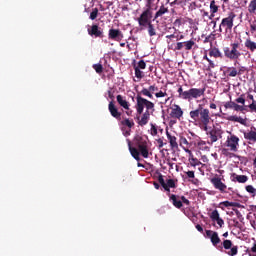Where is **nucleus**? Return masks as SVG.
Returning a JSON list of instances; mask_svg holds the SVG:
<instances>
[{
  "label": "nucleus",
  "instance_id": "obj_56",
  "mask_svg": "<svg viewBox=\"0 0 256 256\" xmlns=\"http://www.w3.org/2000/svg\"><path fill=\"white\" fill-rule=\"evenodd\" d=\"M233 211L235 212V215L238 217V219H241V217H243L238 209H233Z\"/></svg>",
  "mask_w": 256,
  "mask_h": 256
},
{
  "label": "nucleus",
  "instance_id": "obj_44",
  "mask_svg": "<svg viewBox=\"0 0 256 256\" xmlns=\"http://www.w3.org/2000/svg\"><path fill=\"white\" fill-rule=\"evenodd\" d=\"M155 97L156 99H161V97H167V91H159L155 93Z\"/></svg>",
  "mask_w": 256,
  "mask_h": 256
},
{
  "label": "nucleus",
  "instance_id": "obj_32",
  "mask_svg": "<svg viewBox=\"0 0 256 256\" xmlns=\"http://www.w3.org/2000/svg\"><path fill=\"white\" fill-rule=\"evenodd\" d=\"M203 59L209 63L207 71H211V69H215V62L209 59V56H207V53H205V55L203 56Z\"/></svg>",
  "mask_w": 256,
  "mask_h": 256
},
{
  "label": "nucleus",
  "instance_id": "obj_28",
  "mask_svg": "<svg viewBox=\"0 0 256 256\" xmlns=\"http://www.w3.org/2000/svg\"><path fill=\"white\" fill-rule=\"evenodd\" d=\"M146 27H148V34L150 37H155V35H157V31L155 30V26L152 22L150 24H147Z\"/></svg>",
  "mask_w": 256,
  "mask_h": 256
},
{
  "label": "nucleus",
  "instance_id": "obj_54",
  "mask_svg": "<svg viewBox=\"0 0 256 256\" xmlns=\"http://www.w3.org/2000/svg\"><path fill=\"white\" fill-rule=\"evenodd\" d=\"M157 143H158L159 149L163 148V146L165 145V143H163V139H161V138H159V139L157 140Z\"/></svg>",
  "mask_w": 256,
  "mask_h": 256
},
{
  "label": "nucleus",
  "instance_id": "obj_18",
  "mask_svg": "<svg viewBox=\"0 0 256 256\" xmlns=\"http://www.w3.org/2000/svg\"><path fill=\"white\" fill-rule=\"evenodd\" d=\"M170 117H172V119H181V117H183V109H181V106L174 104L170 112Z\"/></svg>",
  "mask_w": 256,
  "mask_h": 256
},
{
  "label": "nucleus",
  "instance_id": "obj_43",
  "mask_svg": "<svg viewBox=\"0 0 256 256\" xmlns=\"http://www.w3.org/2000/svg\"><path fill=\"white\" fill-rule=\"evenodd\" d=\"M134 67H136L138 69H146L147 64L145 63V60H140L138 62V65L137 66L134 65Z\"/></svg>",
  "mask_w": 256,
  "mask_h": 256
},
{
  "label": "nucleus",
  "instance_id": "obj_59",
  "mask_svg": "<svg viewBox=\"0 0 256 256\" xmlns=\"http://www.w3.org/2000/svg\"><path fill=\"white\" fill-rule=\"evenodd\" d=\"M108 97H109V99H111L112 101L115 99V96L113 95V92H111V90L108 91Z\"/></svg>",
  "mask_w": 256,
  "mask_h": 256
},
{
  "label": "nucleus",
  "instance_id": "obj_11",
  "mask_svg": "<svg viewBox=\"0 0 256 256\" xmlns=\"http://www.w3.org/2000/svg\"><path fill=\"white\" fill-rule=\"evenodd\" d=\"M196 47L197 43H195V40L190 39L184 42H177L174 51H192V49H195Z\"/></svg>",
  "mask_w": 256,
  "mask_h": 256
},
{
  "label": "nucleus",
  "instance_id": "obj_6",
  "mask_svg": "<svg viewBox=\"0 0 256 256\" xmlns=\"http://www.w3.org/2000/svg\"><path fill=\"white\" fill-rule=\"evenodd\" d=\"M152 21H153V8H151V6H146V8L142 11L140 16L137 18L139 27L146 28L147 25L152 23Z\"/></svg>",
  "mask_w": 256,
  "mask_h": 256
},
{
  "label": "nucleus",
  "instance_id": "obj_35",
  "mask_svg": "<svg viewBox=\"0 0 256 256\" xmlns=\"http://www.w3.org/2000/svg\"><path fill=\"white\" fill-rule=\"evenodd\" d=\"M188 160L190 161L191 167H197L199 165H202L201 161H199V159L197 158H188Z\"/></svg>",
  "mask_w": 256,
  "mask_h": 256
},
{
  "label": "nucleus",
  "instance_id": "obj_34",
  "mask_svg": "<svg viewBox=\"0 0 256 256\" xmlns=\"http://www.w3.org/2000/svg\"><path fill=\"white\" fill-rule=\"evenodd\" d=\"M219 11V6L215 3V0L210 2V13H217Z\"/></svg>",
  "mask_w": 256,
  "mask_h": 256
},
{
  "label": "nucleus",
  "instance_id": "obj_9",
  "mask_svg": "<svg viewBox=\"0 0 256 256\" xmlns=\"http://www.w3.org/2000/svg\"><path fill=\"white\" fill-rule=\"evenodd\" d=\"M231 50L229 47L224 48V55L227 59H231L232 61L241 57V52H239V43H232Z\"/></svg>",
  "mask_w": 256,
  "mask_h": 256
},
{
  "label": "nucleus",
  "instance_id": "obj_51",
  "mask_svg": "<svg viewBox=\"0 0 256 256\" xmlns=\"http://www.w3.org/2000/svg\"><path fill=\"white\" fill-rule=\"evenodd\" d=\"M232 207H238L239 209H245V206L241 205L239 202H232Z\"/></svg>",
  "mask_w": 256,
  "mask_h": 256
},
{
  "label": "nucleus",
  "instance_id": "obj_3",
  "mask_svg": "<svg viewBox=\"0 0 256 256\" xmlns=\"http://www.w3.org/2000/svg\"><path fill=\"white\" fill-rule=\"evenodd\" d=\"M133 143L137 148L131 145V140H128V149L131 156L136 161H141V157L139 155H142L144 159H149V142H147V138L137 135L133 139Z\"/></svg>",
  "mask_w": 256,
  "mask_h": 256
},
{
  "label": "nucleus",
  "instance_id": "obj_26",
  "mask_svg": "<svg viewBox=\"0 0 256 256\" xmlns=\"http://www.w3.org/2000/svg\"><path fill=\"white\" fill-rule=\"evenodd\" d=\"M249 178L245 175L232 174V181H237L238 183H247Z\"/></svg>",
  "mask_w": 256,
  "mask_h": 256
},
{
  "label": "nucleus",
  "instance_id": "obj_45",
  "mask_svg": "<svg viewBox=\"0 0 256 256\" xmlns=\"http://www.w3.org/2000/svg\"><path fill=\"white\" fill-rule=\"evenodd\" d=\"M150 134L152 135V137H155L157 135V126H155V124L153 123H151Z\"/></svg>",
  "mask_w": 256,
  "mask_h": 256
},
{
  "label": "nucleus",
  "instance_id": "obj_27",
  "mask_svg": "<svg viewBox=\"0 0 256 256\" xmlns=\"http://www.w3.org/2000/svg\"><path fill=\"white\" fill-rule=\"evenodd\" d=\"M226 73L228 77H237L239 75V72L237 71V68L235 67H228L226 69Z\"/></svg>",
  "mask_w": 256,
  "mask_h": 256
},
{
  "label": "nucleus",
  "instance_id": "obj_42",
  "mask_svg": "<svg viewBox=\"0 0 256 256\" xmlns=\"http://www.w3.org/2000/svg\"><path fill=\"white\" fill-rule=\"evenodd\" d=\"M236 105H237V103L230 101V102H226L224 107H225V109H235Z\"/></svg>",
  "mask_w": 256,
  "mask_h": 256
},
{
  "label": "nucleus",
  "instance_id": "obj_46",
  "mask_svg": "<svg viewBox=\"0 0 256 256\" xmlns=\"http://www.w3.org/2000/svg\"><path fill=\"white\" fill-rule=\"evenodd\" d=\"M158 183H160L161 187H165V185H167L165 179L163 178V175L161 174L158 176Z\"/></svg>",
  "mask_w": 256,
  "mask_h": 256
},
{
  "label": "nucleus",
  "instance_id": "obj_19",
  "mask_svg": "<svg viewBox=\"0 0 256 256\" xmlns=\"http://www.w3.org/2000/svg\"><path fill=\"white\" fill-rule=\"evenodd\" d=\"M210 219L212 221H216L217 225H219V227H223V225H225V221H223V218H221L219 216V211L218 210H213L210 213Z\"/></svg>",
  "mask_w": 256,
  "mask_h": 256
},
{
  "label": "nucleus",
  "instance_id": "obj_48",
  "mask_svg": "<svg viewBox=\"0 0 256 256\" xmlns=\"http://www.w3.org/2000/svg\"><path fill=\"white\" fill-rule=\"evenodd\" d=\"M246 191L248 193H252L253 195H255V193H256V189L252 185L246 186Z\"/></svg>",
  "mask_w": 256,
  "mask_h": 256
},
{
  "label": "nucleus",
  "instance_id": "obj_61",
  "mask_svg": "<svg viewBox=\"0 0 256 256\" xmlns=\"http://www.w3.org/2000/svg\"><path fill=\"white\" fill-rule=\"evenodd\" d=\"M162 187H163V189H164L165 191H167V193H171V187L167 186V184H165V185L162 186Z\"/></svg>",
  "mask_w": 256,
  "mask_h": 256
},
{
  "label": "nucleus",
  "instance_id": "obj_12",
  "mask_svg": "<svg viewBox=\"0 0 256 256\" xmlns=\"http://www.w3.org/2000/svg\"><path fill=\"white\" fill-rule=\"evenodd\" d=\"M225 146L228 147L230 151H233V153H237V151H239V137L233 134L228 136L225 142Z\"/></svg>",
  "mask_w": 256,
  "mask_h": 256
},
{
  "label": "nucleus",
  "instance_id": "obj_50",
  "mask_svg": "<svg viewBox=\"0 0 256 256\" xmlns=\"http://www.w3.org/2000/svg\"><path fill=\"white\" fill-rule=\"evenodd\" d=\"M249 109L251 110V111H254V113H256V103H255V101L253 100V102L251 103V104H249Z\"/></svg>",
  "mask_w": 256,
  "mask_h": 256
},
{
  "label": "nucleus",
  "instance_id": "obj_29",
  "mask_svg": "<svg viewBox=\"0 0 256 256\" xmlns=\"http://www.w3.org/2000/svg\"><path fill=\"white\" fill-rule=\"evenodd\" d=\"M197 147L198 149H200V151H209V146H207V142L200 140L197 143Z\"/></svg>",
  "mask_w": 256,
  "mask_h": 256
},
{
  "label": "nucleus",
  "instance_id": "obj_4",
  "mask_svg": "<svg viewBox=\"0 0 256 256\" xmlns=\"http://www.w3.org/2000/svg\"><path fill=\"white\" fill-rule=\"evenodd\" d=\"M189 115L195 125H198L202 131H207V127H209V123H211V113L209 109L199 105L197 109L190 111Z\"/></svg>",
  "mask_w": 256,
  "mask_h": 256
},
{
  "label": "nucleus",
  "instance_id": "obj_52",
  "mask_svg": "<svg viewBox=\"0 0 256 256\" xmlns=\"http://www.w3.org/2000/svg\"><path fill=\"white\" fill-rule=\"evenodd\" d=\"M208 37L210 38V41H215L217 39V34L215 31H213L210 35H208Z\"/></svg>",
  "mask_w": 256,
  "mask_h": 256
},
{
  "label": "nucleus",
  "instance_id": "obj_7",
  "mask_svg": "<svg viewBox=\"0 0 256 256\" xmlns=\"http://www.w3.org/2000/svg\"><path fill=\"white\" fill-rule=\"evenodd\" d=\"M235 17H237L235 12H229L227 17L223 18L219 25V33H223V29L225 30V33L231 32L233 30Z\"/></svg>",
  "mask_w": 256,
  "mask_h": 256
},
{
  "label": "nucleus",
  "instance_id": "obj_24",
  "mask_svg": "<svg viewBox=\"0 0 256 256\" xmlns=\"http://www.w3.org/2000/svg\"><path fill=\"white\" fill-rule=\"evenodd\" d=\"M165 13H169V7H165L163 4L160 6L159 10L155 13L153 21L159 19V17H163Z\"/></svg>",
  "mask_w": 256,
  "mask_h": 256
},
{
  "label": "nucleus",
  "instance_id": "obj_1",
  "mask_svg": "<svg viewBox=\"0 0 256 256\" xmlns=\"http://www.w3.org/2000/svg\"><path fill=\"white\" fill-rule=\"evenodd\" d=\"M135 108L138 115H142L140 120L139 117L137 118L138 125H140V127H145L151 119V113L155 111V103L143 98L140 94H137Z\"/></svg>",
  "mask_w": 256,
  "mask_h": 256
},
{
  "label": "nucleus",
  "instance_id": "obj_8",
  "mask_svg": "<svg viewBox=\"0 0 256 256\" xmlns=\"http://www.w3.org/2000/svg\"><path fill=\"white\" fill-rule=\"evenodd\" d=\"M205 132H206V135H208L210 138V141L207 142L208 145H213V143H217V141H219V139H221L223 135V130L215 126H213V128H211L210 130H209V126H207V131Z\"/></svg>",
  "mask_w": 256,
  "mask_h": 256
},
{
  "label": "nucleus",
  "instance_id": "obj_22",
  "mask_svg": "<svg viewBox=\"0 0 256 256\" xmlns=\"http://www.w3.org/2000/svg\"><path fill=\"white\" fill-rule=\"evenodd\" d=\"M166 137L169 140L171 149H178L179 144L177 143V137L172 136L169 131H166Z\"/></svg>",
  "mask_w": 256,
  "mask_h": 256
},
{
  "label": "nucleus",
  "instance_id": "obj_38",
  "mask_svg": "<svg viewBox=\"0 0 256 256\" xmlns=\"http://www.w3.org/2000/svg\"><path fill=\"white\" fill-rule=\"evenodd\" d=\"M99 15V9L98 8H94L92 10V12L90 13V19L91 21H95V19H97V16Z\"/></svg>",
  "mask_w": 256,
  "mask_h": 256
},
{
  "label": "nucleus",
  "instance_id": "obj_20",
  "mask_svg": "<svg viewBox=\"0 0 256 256\" xmlns=\"http://www.w3.org/2000/svg\"><path fill=\"white\" fill-rule=\"evenodd\" d=\"M116 101L120 105V107H122L126 111H129V107H131V104H129V102L127 101L125 96H123L121 94L117 95L116 96Z\"/></svg>",
  "mask_w": 256,
  "mask_h": 256
},
{
  "label": "nucleus",
  "instance_id": "obj_23",
  "mask_svg": "<svg viewBox=\"0 0 256 256\" xmlns=\"http://www.w3.org/2000/svg\"><path fill=\"white\" fill-rule=\"evenodd\" d=\"M208 55L209 57H214V59H223V53L217 47L210 48Z\"/></svg>",
  "mask_w": 256,
  "mask_h": 256
},
{
  "label": "nucleus",
  "instance_id": "obj_2",
  "mask_svg": "<svg viewBox=\"0 0 256 256\" xmlns=\"http://www.w3.org/2000/svg\"><path fill=\"white\" fill-rule=\"evenodd\" d=\"M206 236L210 239L213 247H216L218 251H223V249H225L226 255L229 256H235L239 253V246L233 245V241L226 239L221 243V238H219V234L217 232L206 230Z\"/></svg>",
  "mask_w": 256,
  "mask_h": 256
},
{
  "label": "nucleus",
  "instance_id": "obj_63",
  "mask_svg": "<svg viewBox=\"0 0 256 256\" xmlns=\"http://www.w3.org/2000/svg\"><path fill=\"white\" fill-rule=\"evenodd\" d=\"M204 43H213V41L209 38V36H207V37L204 39Z\"/></svg>",
  "mask_w": 256,
  "mask_h": 256
},
{
  "label": "nucleus",
  "instance_id": "obj_60",
  "mask_svg": "<svg viewBox=\"0 0 256 256\" xmlns=\"http://www.w3.org/2000/svg\"><path fill=\"white\" fill-rule=\"evenodd\" d=\"M154 2H155V0H147L146 7H151Z\"/></svg>",
  "mask_w": 256,
  "mask_h": 256
},
{
  "label": "nucleus",
  "instance_id": "obj_37",
  "mask_svg": "<svg viewBox=\"0 0 256 256\" xmlns=\"http://www.w3.org/2000/svg\"><path fill=\"white\" fill-rule=\"evenodd\" d=\"M186 177L185 179H189L191 181V179H195V171L193 170H188V171H184Z\"/></svg>",
  "mask_w": 256,
  "mask_h": 256
},
{
  "label": "nucleus",
  "instance_id": "obj_36",
  "mask_svg": "<svg viewBox=\"0 0 256 256\" xmlns=\"http://www.w3.org/2000/svg\"><path fill=\"white\" fill-rule=\"evenodd\" d=\"M249 13H255L256 12V0H252L248 6Z\"/></svg>",
  "mask_w": 256,
  "mask_h": 256
},
{
  "label": "nucleus",
  "instance_id": "obj_41",
  "mask_svg": "<svg viewBox=\"0 0 256 256\" xmlns=\"http://www.w3.org/2000/svg\"><path fill=\"white\" fill-rule=\"evenodd\" d=\"M93 69L94 71H96V73H99V74L103 73V65L101 64H94Z\"/></svg>",
  "mask_w": 256,
  "mask_h": 256
},
{
  "label": "nucleus",
  "instance_id": "obj_10",
  "mask_svg": "<svg viewBox=\"0 0 256 256\" xmlns=\"http://www.w3.org/2000/svg\"><path fill=\"white\" fill-rule=\"evenodd\" d=\"M169 195H170V201L172 205L176 207V209H181V207H183V203L184 205H191V201H189V199H187L185 196H179L175 194H169Z\"/></svg>",
  "mask_w": 256,
  "mask_h": 256
},
{
  "label": "nucleus",
  "instance_id": "obj_58",
  "mask_svg": "<svg viewBox=\"0 0 256 256\" xmlns=\"http://www.w3.org/2000/svg\"><path fill=\"white\" fill-rule=\"evenodd\" d=\"M234 223V227H237L239 229V227H241V224L239 223V221H237L236 219L232 220Z\"/></svg>",
  "mask_w": 256,
  "mask_h": 256
},
{
  "label": "nucleus",
  "instance_id": "obj_64",
  "mask_svg": "<svg viewBox=\"0 0 256 256\" xmlns=\"http://www.w3.org/2000/svg\"><path fill=\"white\" fill-rule=\"evenodd\" d=\"M153 185L156 189H160V187H161V185H159V183H157V182H154Z\"/></svg>",
  "mask_w": 256,
  "mask_h": 256
},
{
  "label": "nucleus",
  "instance_id": "obj_47",
  "mask_svg": "<svg viewBox=\"0 0 256 256\" xmlns=\"http://www.w3.org/2000/svg\"><path fill=\"white\" fill-rule=\"evenodd\" d=\"M236 103H241V105H245V94H242L240 97L236 99Z\"/></svg>",
  "mask_w": 256,
  "mask_h": 256
},
{
  "label": "nucleus",
  "instance_id": "obj_5",
  "mask_svg": "<svg viewBox=\"0 0 256 256\" xmlns=\"http://www.w3.org/2000/svg\"><path fill=\"white\" fill-rule=\"evenodd\" d=\"M206 88H190L189 90L183 91V86H180L177 90L180 99L184 101H193V99H200V97H205Z\"/></svg>",
  "mask_w": 256,
  "mask_h": 256
},
{
  "label": "nucleus",
  "instance_id": "obj_16",
  "mask_svg": "<svg viewBox=\"0 0 256 256\" xmlns=\"http://www.w3.org/2000/svg\"><path fill=\"white\" fill-rule=\"evenodd\" d=\"M155 91H159V88L153 84L148 88H143L139 95H144V97H148V99H153V93H155Z\"/></svg>",
  "mask_w": 256,
  "mask_h": 256
},
{
  "label": "nucleus",
  "instance_id": "obj_62",
  "mask_svg": "<svg viewBox=\"0 0 256 256\" xmlns=\"http://www.w3.org/2000/svg\"><path fill=\"white\" fill-rule=\"evenodd\" d=\"M196 229L199 231V233H203V227L200 224L196 225Z\"/></svg>",
  "mask_w": 256,
  "mask_h": 256
},
{
  "label": "nucleus",
  "instance_id": "obj_13",
  "mask_svg": "<svg viewBox=\"0 0 256 256\" xmlns=\"http://www.w3.org/2000/svg\"><path fill=\"white\" fill-rule=\"evenodd\" d=\"M214 189H217L220 193H227V185L221 181L220 177H213L210 180Z\"/></svg>",
  "mask_w": 256,
  "mask_h": 256
},
{
  "label": "nucleus",
  "instance_id": "obj_49",
  "mask_svg": "<svg viewBox=\"0 0 256 256\" xmlns=\"http://www.w3.org/2000/svg\"><path fill=\"white\" fill-rule=\"evenodd\" d=\"M185 153H188L189 159H195V156H193V152L189 150V148H184Z\"/></svg>",
  "mask_w": 256,
  "mask_h": 256
},
{
  "label": "nucleus",
  "instance_id": "obj_25",
  "mask_svg": "<svg viewBox=\"0 0 256 256\" xmlns=\"http://www.w3.org/2000/svg\"><path fill=\"white\" fill-rule=\"evenodd\" d=\"M227 121H233L234 123H240V125H247V120L243 119L242 117H238L235 115L228 116Z\"/></svg>",
  "mask_w": 256,
  "mask_h": 256
},
{
  "label": "nucleus",
  "instance_id": "obj_15",
  "mask_svg": "<svg viewBox=\"0 0 256 256\" xmlns=\"http://www.w3.org/2000/svg\"><path fill=\"white\" fill-rule=\"evenodd\" d=\"M88 35H90V37L103 38V29H101L99 25L93 24L91 28H88Z\"/></svg>",
  "mask_w": 256,
  "mask_h": 256
},
{
  "label": "nucleus",
  "instance_id": "obj_39",
  "mask_svg": "<svg viewBox=\"0 0 256 256\" xmlns=\"http://www.w3.org/2000/svg\"><path fill=\"white\" fill-rule=\"evenodd\" d=\"M134 70H135V77L137 79H143V71H141L140 68H137L134 66Z\"/></svg>",
  "mask_w": 256,
  "mask_h": 256
},
{
  "label": "nucleus",
  "instance_id": "obj_33",
  "mask_svg": "<svg viewBox=\"0 0 256 256\" xmlns=\"http://www.w3.org/2000/svg\"><path fill=\"white\" fill-rule=\"evenodd\" d=\"M180 147H182V149H187V147H189V141H187V138L181 136L180 137Z\"/></svg>",
  "mask_w": 256,
  "mask_h": 256
},
{
  "label": "nucleus",
  "instance_id": "obj_21",
  "mask_svg": "<svg viewBox=\"0 0 256 256\" xmlns=\"http://www.w3.org/2000/svg\"><path fill=\"white\" fill-rule=\"evenodd\" d=\"M244 139H246V141H253L256 143V128L251 127L250 131L244 132Z\"/></svg>",
  "mask_w": 256,
  "mask_h": 256
},
{
  "label": "nucleus",
  "instance_id": "obj_40",
  "mask_svg": "<svg viewBox=\"0 0 256 256\" xmlns=\"http://www.w3.org/2000/svg\"><path fill=\"white\" fill-rule=\"evenodd\" d=\"M166 186L170 187L171 189H176L177 188V184H175V180H173V179H168L166 181Z\"/></svg>",
  "mask_w": 256,
  "mask_h": 256
},
{
  "label": "nucleus",
  "instance_id": "obj_55",
  "mask_svg": "<svg viewBox=\"0 0 256 256\" xmlns=\"http://www.w3.org/2000/svg\"><path fill=\"white\" fill-rule=\"evenodd\" d=\"M221 205H224V207H232V202L224 201V202L221 203Z\"/></svg>",
  "mask_w": 256,
  "mask_h": 256
},
{
  "label": "nucleus",
  "instance_id": "obj_14",
  "mask_svg": "<svg viewBox=\"0 0 256 256\" xmlns=\"http://www.w3.org/2000/svg\"><path fill=\"white\" fill-rule=\"evenodd\" d=\"M108 39L112 41H123V32L119 29L111 28L108 32Z\"/></svg>",
  "mask_w": 256,
  "mask_h": 256
},
{
  "label": "nucleus",
  "instance_id": "obj_17",
  "mask_svg": "<svg viewBox=\"0 0 256 256\" xmlns=\"http://www.w3.org/2000/svg\"><path fill=\"white\" fill-rule=\"evenodd\" d=\"M108 110L109 113L114 117V119L121 121V112H119V109L117 108V106H115V103L113 101L109 102Z\"/></svg>",
  "mask_w": 256,
  "mask_h": 256
},
{
  "label": "nucleus",
  "instance_id": "obj_57",
  "mask_svg": "<svg viewBox=\"0 0 256 256\" xmlns=\"http://www.w3.org/2000/svg\"><path fill=\"white\" fill-rule=\"evenodd\" d=\"M243 110H244L243 106L236 104L234 111H243Z\"/></svg>",
  "mask_w": 256,
  "mask_h": 256
},
{
  "label": "nucleus",
  "instance_id": "obj_31",
  "mask_svg": "<svg viewBox=\"0 0 256 256\" xmlns=\"http://www.w3.org/2000/svg\"><path fill=\"white\" fill-rule=\"evenodd\" d=\"M121 125H125L126 127H129V129H132V127H135V122L129 118H126L121 121Z\"/></svg>",
  "mask_w": 256,
  "mask_h": 256
},
{
  "label": "nucleus",
  "instance_id": "obj_53",
  "mask_svg": "<svg viewBox=\"0 0 256 256\" xmlns=\"http://www.w3.org/2000/svg\"><path fill=\"white\" fill-rule=\"evenodd\" d=\"M250 31H251V33H255V31H256V23L255 22L250 24Z\"/></svg>",
  "mask_w": 256,
  "mask_h": 256
},
{
  "label": "nucleus",
  "instance_id": "obj_30",
  "mask_svg": "<svg viewBox=\"0 0 256 256\" xmlns=\"http://www.w3.org/2000/svg\"><path fill=\"white\" fill-rule=\"evenodd\" d=\"M245 47H246V49H250V51H255L256 43L251 41V40H249V39H247L245 41Z\"/></svg>",
  "mask_w": 256,
  "mask_h": 256
}]
</instances>
